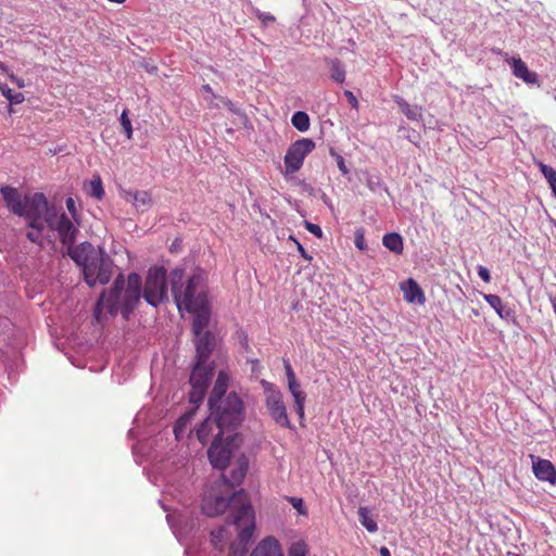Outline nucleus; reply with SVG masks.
Masks as SVG:
<instances>
[{
    "instance_id": "9",
    "label": "nucleus",
    "mask_w": 556,
    "mask_h": 556,
    "mask_svg": "<svg viewBox=\"0 0 556 556\" xmlns=\"http://www.w3.org/2000/svg\"><path fill=\"white\" fill-rule=\"evenodd\" d=\"M262 384L264 386L266 408L270 417L280 427L291 429L292 426L287 414L282 393L269 382L262 381Z\"/></svg>"
},
{
    "instance_id": "29",
    "label": "nucleus",
    "mask_w": 556,
    "mask_h": 556,
    "mask_svg": "<svg viewBox=\"0 0 556 556\" xmlns=\"http://www.w3.org/2000/svg\"><path fill=\"white\" fill-rule=\"evenodd\" d=\"M45 224L46 222H35V225L27 226L29 230L26 232V238L33 243L42 245Z\"/></svg>"
},
{
    "instance_id": "26",
    "label": "nucleus",
    "mask_w": 556,
    "mask_h": 556,
    "mask_svg": "<svg viewBox=\"0 0 556 556\" xmlns=\"http://www.w3.org/2000/svg\"><path fill=\"white\" fill-rule=\"evenodd\" d=\"M383 245L391 252L400 255L403 253V239L396 232H390L382 238Z\"/></svg>"
},
{
    "instance_id": "49",
    "label": "nucleus",
    "mask_w": 556,
    "mask_h": 556,
    "mask_svg": "<svg viewBox=\"0 0 556 556\" xmlns=\"http://www.w3.org/2000/svg\"><path fill=\"white\" fill-rule=\"evenodd\" d=\"M257 17L263 22V23H268V22H275V17L270 14H266V13H261L258 12L257 13Z\"/></svg>"
},
{
    "instance_id": "14",
    "label": "nucleus",
    "mask_w": 556,
    "mask_h": 556,
    "mask_svg": "<svg viewBox=\"0 0 556 556\" xmlns=\"http://www.w3.org/2000/svg\"><path fill=\"white\" fill-rule=\"evenodd\" d=\"M532 460V470L536 479L547 481L551 484L556 483V469L551 460L542 459L530 455Z\"/></svg>"
},
{
    "instance_id": "4",
    "label": "nucleus",
    "mask_w": 556,
    "mask_h": 556,
    "mask_svg": "<svg viewBox=\"0 0 556 556\" xmlns=\"http://www.w3.org/2000/svg\"><path fill=\"white\" fill-rule=\"evenodd\" d=\"M169 281L179 311L199 309L208 303L205 279L201 273L185 278V269L176 267L169 274Z\"/></svg>"
},
{
    "instance_id": "56",
    "label": "nucleus",
    "mask_w": 556,
    "mask_h": 556,
    "mask_svg": "<svg viewBox=\"0 0 556 556\" xmlns=\"http://www.w3.org/2000/svg\"><path fill=\"white\" fill-rule=\"evenodd\" d=\"M71 236H72V244H73L74 243V229L73 228H72Z\"/></svg>"
},
{
    "instance_id": "31",
    "label": "nucleus",
    "mask_w": 556,
    "mask_h": 556,
    "mask_svg": "<svg viewBox=\"0 0 556 556\" xmlns=\"http://www.w3.org/2000/svg\"><path fill=\"white\" fill-rule=\"evenodd\" d=\"M401 112L410 121H418L421 118V109L417 105L413 106L405 100L397 101Z\"/></svg>"
},
{
    "instance_id": "22",
    "label": "nucleus",
    "mask_w": 556,
    "mask_h": 556,
    "mask_svg": "<svg viewBox=\"0 0 556 556\" xmlns=\"http://www.w3.org/2000/svg\"><path fill=\"white\" fill-rule=\"evenodd\" d=\"M229 376L225 371H219L212 393L208 399V406L213 407L220 400H224V395L228 388Z\"/></svg>"
},
{
    "instance_id": "45",
    "label": "nucleus",
    "mask_w": 556,
    "mask_h": 556,
    "mask_svg": "<svg viewBox=\"0 0 556 556\" xmlns=\"http://www.w3.org/2000/svg\"><path fill=\"white\" fill-rule=\"evenodd\" d=\"M224 529L219 528L217 530L212 531V542L215 546L218 545V542L222 541Z\"/></svg>"
},
{
    "instance_id": "5",
    "label": "nucleus",
    "mask_w": 556,
    "mask_h": 556,
    "mask_svg": "<svg viewBox=\"0 0 556 556\" xmlns=\"http://www.w3.org/2000/svg\"><path fill=\"white\" fill-rule=\"evenodd\" d=\"M210 410L216 424L217 437L231 432L243 420V402L236 393H229L224 400L210 407Z\"/></svg>"
},
{
    "instance_id": "24",
    "label": "nucleus",
    "mask_w": 556,
    "mask_h": 556,
    "mask_svg": "<svg viewBox=\"0 0 556 556\" xmlns=\"http://www.w3.org/2000/svg\"><path fill=\"white\" fill-rule=\"evenodd\" d=\"M216 433V424L211 415L200 425L197 430V437L203 444H205L211 437L215 439Z\"/></svg>"
},
{
    "instance_id": "12",
    "label": "nucleus",
    "mask_w": 556,
    "mask_h": 556,
    "mask_svg": "<svg viewBox=\"0 0 556 556\" xmlns=\"http://www.w3.org/2000/svg\"><path fill=\"white\" fill-rule=\"evenodd\" d=\"M205 364L206 363H200V361H197L193 366L192 372L190 375V383L192 386V390L190 392V401H194L193 394L195 391L199 392L201 397L208 386L212 372L208 368H206Z\"/></svg>"
},
{
    "instance_id": "30",
    "label": "nucleus",
    "mask_w": 556,
    "mask_h": 556,
    "mask_svg": "<svg viewBox=\"0 0 556 556\" xmlns=\"http://www.w3.org/2000/svg\"><path fill=\"white\" fill-rule=\"evenodd\" d=\"M536 165L540 168L542 175L547 180L549 188L552 189V192L556 198V170L541 161H538Z\"/></svg>"
},
{
    "instance_id": "52",
    "label": "nucleus",
    "mask_w": 556,
    "mask_h": 556,
    "mask_svg": "<svg viewBox=\"0 0 556 556\" xmlns=\"http://www.w3.org/2000/svg\"><path fill=\"white\" fill-rule=\"evenodd\" d=\"M202 397H203V395L200 397L199 392H198V391H195V393L193 394V400H194V401H191V402H192V403H197V402L201 401V400H202Z\"/></svg>"
},
{
    "instance_id": "1",
    "label": "nucleus",
    "mask_w": 556,
    "mask_h": 556,
    "mask_svg": "<svg viewBox=\"0 0 556 556\" xmlns=\"http://www.w3.org/2000/svg\"><path fill=\"white\" fill-rule=\"evenodd\" d=\"M141 293L142 280L137 273L127 277L118 274L112 287L101 292L93 309L94 319L101 324L109 316H116L118 312L128 319L140 302Z\"/></svg>"
},
{
    "instance_id": "21",
    "label": "nucleus",
    "mask_w": 556,
    "mask_h": 556,
    "mask_svg": "<svg viewBox=\"0 0 556 556\" xmlns=\"http://www.w3.org/2000/svg\"><path fill=\"white\" fill-rule=\"evenodd\" d=\"M248 467L249 462L247 457L244 455L240 456L236 460L232 469L230 470L229 477L225 476V482L229 483L232 486L240 484L247 475Z\"/></svg>"
},
{
    "instance_id": "17",
    "label": "nucleus",
    "mask_w": 556,
    "mask_h": 556,
    "mask_svg": "<svg viewBox=\"0 0 556 556\" xmlns=\"http://www.w3.org/2000/svg\"><path fill=\"white\" fill-rule=\"evenodd\" d=\"M251 556H283V554L278 540L267 536L256 545Z\"/></svg>"
},
{
    "instance_id": "57",
    "label": "nucleus",
    "mask_w": 556,
    "mask_h": 556,
    "mask_svg": "<svg viewBox=\"0 0 556 556\" xmlns=\"http://www.w3.org/2000/svg\"><path fill=\"white\" fill-rule=\"evenodd\" d=\"M508 556H521V555L508 553Z\"/></svg>"
},
{
    "instance_id": "15",
    "label": "nucleus",
    "mask_w": 556,
    "mask_h": 556,
    "mask_svg": "<svg viewBox=\"0 0 556 556\" xmlns=\"http://www.w3.org/2000/svg\"><path fill=\"white\" fill-rule=\"evenodd\" d=\"M197 338L195 358L200 361V363H206L215 348V336L211 331H205Z\"/></svg>"
},
{
    "instance_id": "13",
    "label": "nucleus",
    "mask_w": 556,
    "mask_h": 556,
    "mask_svg": "<svg viewBox=\"0 0 556 556\" xmlns=\"http://www.w3.org/2000/svg\"><path fill=\"white\" fill-rule=\"evenodd\" d=\"M0 193L3 198V201L8 210L14 215L22 217L25 213V197H22L17 188L5 185L0 188Z\"/></svg>"
},
{
    "instance_id": "6",
    "label": "nucleus",
    "mask_w": 556,
    "mask_h": 556,
    "mask_svg": "<svg viewBox=\"0 0 556 556\" xmlns=\"http://www.w3.org/2000/svg\"><path fill=\"white\" fill-rule=\"evenodd\" d=\"M242 495H239L237 503L238 513L235 518V527L238 531L237 540L231 543L229 556H247L249 544L255 531V514L251 504H248Z\"/></svg>"
},
{
    "instance_id": "2",
    "label": "nucleus",
    "mask_w": 556,
    "mask_h": 556,
    "mask_svg": "<svg viewBox=\"0 0 556 556\" xmlns=\"http://www.w3.org/2000/svg\"><path fill=\"white\" fill-rule=\"evenodd\" d=\"M24 214L26 226L35 222H46L50 229L56 230L62 242L63 256H70V218L63 213L58 217L54 206H50L46 195L41 192L25 195Z\"/></svg>"
},
{
    "instance_id": "51",
    "label": "nucleus",
    "mask_w": 556,
    "mask_h": 556,
    "mask_svg": "<svg viewBox=\"0 0 556 556\" xmlns=\"http://www.w3.org/2000/svg\"><path fill=\"white\" fill-rule=\"evenodd\" d=\"M379 553H380V556H391L390 551L386 546H382L380 548Z\"/></svg>"
},
{
    "instance_id": "32",
    "label": "nucleus",
    "mask_w": 556,
    "mask_h": 556,
    "mask_svg": "<svg viewBox=\"0 0 556 556\" xmlns=\"http://www.w3.org/2000/svg\"><path fill=\"white\" fill-rule=\"evenodd\" d=\"M483 299L486 303L497 313L501 318H506L509 313H504V305L502 299L496 294H483Z\"/></svg>"
},
{
    "instance_id": "18",
    "label": "nucleus",
    "mask_w": 556,
    "mask_h": 556,
    "mask_svg": "<svg viewBox=\"0 0 556 556\" xmlns=\"http://www.w3.org/2000/svg\"><path fill=\"white\" fill-rule=\"evenodd\" d=\"M401 289L404 293V299L408 303H417L419 305H424L426 302V296L420 288V286L417 283L416 280L413 278H409L407 281L402 283Z\"/></svg>"
},
{
    "instance_id": "37",
    "label": "nucleus",
    "mask_w": 556,
    "mask_h": 556,
    "mask_svg": "<svg viewBox=\"0 0 556 556\" xmlns=\"http://www.w3.org/2000/svg\"><path fill=\"white\" fill-rule=\"evenodd\" d=\"M330 155L334 157L337 166H338L339 170L342 173V175H344V176L348 175L349 168L345 165V161H344L343 156L341 154L337 153L336 150L332 148L330 149Z\"/></svg>"
},
{
    "instance_id": "3",
    "label": "nucleus",
    "mask_w": 556,
    "mask_h": 556,
    "mask_svg": "<svg viewBox=\"0 0 556 556\" xmlns=\"http://www.w3.org/2000/svg\"><path fill=\"white\" fill-rule=\"evenodd\" d=\"M72 261L80 268L85 282L89 287L106 285L114 274V262L100 248L83 242L72 250Z\"/></svg>"
},
{
    "instance_id": "28",
    "label": "nucleus",
    "mask_w": 556,
    "mask_h": 556,
    "mask_svg": "<svg viewBox=\"0 0 556 556\" xmlns=\"http://www.w3.org/2000/svg\"><path fill=\"white\" fill-rule=\"evenodd\" d=\"M330 67V77L338 84H343L345 80V70L338 59H331L327 61Z\"/></svg>"
},
{
    "instance_id": "23",
    "label": "nucleus",
    "mask_w": 556,
    "mask_h": 556,
    "mask_svg": "<svg viewBox=\"0 0 556 556\" xmlns=\"http://www.w3.org/2000/svg\"><path fill=\"white\" fill-rule=\"evenodd\" d=\"M288 389L293 396L295 412L300 419H303L306 394L301 390V386L296 379L288 381Z\"/></svg>"
},
{
    "instance_id": "11",
    "label": "nucleus",
    "mask_w": 556,
    "mask_h": 556,
    "mask_svg": "<svg viewBox=\"0 0 556 556\" xmlns=\"http://www.w3.org/2000/svg\"><path fill=\"white\" fill-rule=\"evenodd\" d=\"M238 434H227L225 442L223 437L215 435L208 451V459L214 468L225 469L232 454V447Z\"/></svg>"
},
{
    "instance_id": "39",
    "label": "nucleus",
    "mask_w": 556,
    "mask_h": 556,
    "mask_svg": "<svg viewBox=\"0 0 556 556\" xmlns=\"http://www.w3.org/2000/svg\"><path fill=\"white\" fill-rule=\"evenodd\" d=\"M290 504L298 510L301 515H307V510L304 506V502L301 497H290Z\"/></svg>"
},
{
    "instance_id": "41",
    "label": "nucleus",
    "mask_w": 556,
    "mask_h": 556,
    "mask_svg": "<svg viewBox=\"0 0 556 556\" xmlns=\"http://www.w3.org/2000/svg\"><path fill=\"white\" fill-rule=\"evenodd\" d=\"M477 271H478V276L486 283H489L491 281V275H490V271L486 267L480 265L478 266L477 268Z\"/></svg>"
},
{
    "instance_id": "35",
    "label": "nucleus",
    "mask_w": 556,
    "mask_h": 556,
    "mask_svg": "<svg viewBox=\"0 0 556 556\" xmlns=\"http://www.w3.org/2000/svg\"><path fill=\"white\" fill-rule=\"evenodd\" d=\"M121 125L123 127L124 134L126 135L127 139H131L132 137V126L131 122L128 117L127 110H124L121 115Z\"/></svg>"
},
{
    "instance_id": "10",
    "label": "nucleus",
    "mask_w": 556,
    "mask_h": 556,
    "mask_svg": "<svg viewBox=\"0 0 556 556\" xmlns=\"http://www.w3.org/2000/svg\"><path fill=\"white\" fill-rule=\"evenodd\" d=\"M315 149V142L309 138H302L293 143L287 150L285 155L286 174L291 175L300 170L305 157Z\"/></svg>"
},
{
    "instance_id": "25",
    "label": "nucleus",
    "mask_w": 556,
    "mask_h": 556,
    "mask_svg": "<svg viewBox=\"0 0 556 556\" xmlns=\"http://www.w3.org/2000/svg\"><path fill=\"white\" fill-rule=\"evenodd\" d=\"M83 189L87 195L97 200H101L104 197V188L100 176H93L91 180L85 181Z\"/></svg>"
},
{
    "instance_id": "16",
    "label": "nucleus",
    "mask_w": 556,
    "mask_h": 556,
    "mask_svg": "<svg viewBox=\"0 0 556 556\" xmlns=\"http://www.w3.org/2000/svg\"><path fill=\"white\" fill-rule=\"evenodd\" d=\"M506 61L510 64L511 72L515 77L530 85L539 81L538 74L535 72H531L520 58H511Z\"/></svg>"
},
{
    "instance_id": "8",
    "label": "nucleus",
    "mask_w": 556,
    "mask_h": 556,
    "mask_svg": "<svg viewBox=\"0 0 556 556\" xmlns=\"http://www.w3.org/2000/svg\"><path fill=\"white\" fill-rule=\"evenodd\" d=\"M166 269L162 266L149 269L141 295L152 306L167 298Z\"/></svg>"
},
{
    "instance_id": "43",
    "label": "nucleus",
    "mask_w": 556,
    "mask_h": 556,
    "mask_svg": "<svg viewBox=\"0 0 556 556\" xmlns=\"http://www.w3.org/2000/svg\"><path fill=\"white\" fill-rule=\"evenodd\" d=\"M306 229L313 233L314 236H316L317 238H321L323 237V230L321 228L316 225V224H313V223H306Z\"/></svg>"
},
{
    "instance_id": "19",
    "label": "nucleus",
    "mask_w": 556,
    "mask_h": 556,
    "mask_svg": "<svg viewBox=\"0 0 556 556\" xmlns=\"http://www.w3.org/2000/svg\"><path fill=\"white\" fill-rule=\"evenodd\" d=\"M189 313L193 314L192 332L195 337L203 334L204 329L208 326L211 319V311L208 303L199 309H190Z\"/></svg>"
},
{
    "instance_id": "20",
    "label": "nucleus",
    "mask_w": 556,
    "mask_h": 556,
    "mask_svg": "<svg viewBox=\"0 0 556 556\" xmlns=\"http://www.w3.org/2000/svg\"><path fill=\"white\" fill-rule=\"evenodd\" d=\"M121 194L125 201L131 202L137 210H144L152 202L151 194L148 191L122 190Z\"/></svg>"
},
{
    "instance_id": "27",
    "label": "nucleus",
    "mask_w": 556,
    "mask_h": 556,
    "mask_svg": "<svg viewBox=\"0 0 556 556\" xmlns=\"http://www.w3.org/2000/svg\"><path fill=\"white\" fill-rule=\"evenodd\" d=\"M358 520L361 525L370 533L378 531V525L375 519L370 516V511L367 507H359L357 510Z\"/></svg>"
},
{
    "instance_id": "34",
    "label": "nucleus",
    "mask_w": 556,
    "mask_h": 556,
    "mask_svg": "<svg viewBox=\"0 0 556 556\" xmlns=\"http://www.w3.org/2000/svg\"><path fill=\"white\" fill-rule=\"evenodd\" d=\"M291 123L299 131H306L309 128V117L302 111H298L292 115Z\"/></svg>"
},
{
    "instance_id": "38",
    "label": "nucleus",
    "mask_w": 556,
    "mask_h": 556,
    "mask_svg": "<svg viewBox=\"0 0 556 556\" xmlns=\"http://www.w3.org/2000/svg\"><path fill=\"white\" fill-rule=\"evenodd\" d=\"M354 243L355 247L361 251H365L367 249V244L365 241V232L363 228L356 229Z\"/></svg>"
},
{
    "instance_id": "47",
    "label": "nucleus",
    "mask_w": 556,
    "mask_h": 556,
    "mask_svg": "<svg viewBox=\"0 0 556 556\" xmlns=\"http://www.w3.org/2000/svg\"><path fill=\"white\" fill-rule=\"evenodd\" d=\"M223 105H225L229 111L233 112V113H237V109L235 108V104L229 100V99H226V98H223V97H219L218 99Z\"/></svg>"
},
{
    "instance_id": "44",
    "label": "nucleus",
    "mask_w": 556,
    "mask_h": 556,
    "mask_svg": "<svg viewBox=\"0 0 556 556\" xmlns=\"http://www.w3.org/2000/svg\"><path fill=\"white\" fill-rule=\"evenodd\" d=\"M283 366H285V370H286V375H287V379L288 381L289 380H294L295 379V374L289 363V361L285 359L283 361Z\"/></svg>"
},
{
    "instance_id": "42",
    "label": "nucleus",
    "mask_w": 556,
    "mask_h": 556,
    "mask_svg": "<svg viewBox=\"0 0 556 556\" xmlns=\"http://www.w3.org/2000/svg\"><path fill=\"white\" fill-rule=\"evenodd\" d=\"M344 96L346 97L349 103L351 104V106L353 109H355L356 111H358L359 109V104H358V101L356 99V97L354 96V93L350 90H345L344 91Z\"/></svg>"
},
{
    "instance_id": "48",
    "label": "nucleus",
    "mask_w": 556,
    "mask_h": 556,
    "mask_svg": "<svg viewBox=\"0 0 556 556\" xmlns=\"http://www.w3.org/2000/svg\"><path fill=\"white\" fill-rule=\"evenodd\" d=\"M9 78L12 83H14L18 88H24L25 87V83L22 78L15 76L13 73H11L9 75Z\"/></svg>"
},
{
    "instance_id": "33",
    "label": "nucleus",
    "mask_w": 556,
    "mask_h": 556,
    "mask_svg": "<svg viewBox=\"0 0 556 556\" xmlns=\"http://www.w3.org/2000/svg\"><path fill=\"white\" fill-rule=\"evenodd\" d=\"M0 91L10 104H20L25 100L22 92L13 91L7 84H0Z\"/></svg>"
},
{
    "instance_id": "46",
    "label": "nucleus",
    "mask_w": 556,
    "mask_h": 556,
    "mask_svg": "<svg viewBox=\"0 0 556 556\" xmlns=\"http://www.w3.org/2000/svg\"><path fill=\"white\" fill-rule=\"evenodd\" d=\"M55 346L59 351H61L65 356H68V348H67V343H66V340L65 341H61V339H59L58 341H55Z\"/></svg>"
},
{
    "instance_id": "55",
    "label": "nucleus",
    "mask_w": 556,
    "mask_h": 556,
    "mask_svg": "<svg viewBox=\"0 0 556 556\" xmlns=\"http://www.w3.org/2000/svg\"><path fill=\"white\" fill-rule=\"evenodd\" d=\"M64 203H65L66 208L70 211V197L64 199Z\"/></svg>"
},
{
    "instance_id": "50",
    "label": "nucleus",
    "mask_w": 556,
    "mask_h": 556,
    "mask_svg": "<svg viewBox=\"0 0 556 556\" xmlns=\"http://www.w3.org/2000/svg\"><path fill=\"white\" fill-rule=\"evenodd\" d=\"M296 243V247H298V251L300 252V254L302 255V257H304L305 260H311L312 257L306 253L305 249L303 248V245L298 242L295 239H293Z\"/></svg>"
},
{
    "instance_id": "53",
    "label": "nucleus",
    "mask_w": 556,
    "mask_h": 556,
    "mask_svg": "<svg viewBox=\"0 0 556 556\" xmlns=\"http://www.w3.org/2000/svg\"><path fill=\"white\" fill-rule=\"evenodd\" d=\"M0 71L8 72V66L2 61H0Z\"/></svg>"
},
{
    "instance_id": "54",
    "label": "nucleus",
    "mask_w": 556,
    "mask_h": 556,
    "mask_svg": "<svg viewBox=\"0 0 556 556\" xmlns=\"http://www.w3.org/2000/svg\"><path fill=\"white\" fill-rule=\"evenodd\" d=\"M71 207H72V219H76L75 218V207H74V202L73 201H72Z\"/></svg>"
},
{
    "instance_id": "7",
    "label": "nucleus",
    "mask_w": 556,
    "mask_h": 556,
    "mask_svg": "<svg viewBox=\"0 0 556 556\" xmlns=\"http://www.w3.org/2000/svg\"><path fill=\"white\" fill-rule=\"evenodd\" d=\"M239 495H242V501L244 498L248 504H251L248 494L243 490L233 493L230 498H227L220 495V493L215 488H212L207 493L204 494L202 498V511L208 517H215L224 514L227 509H229V522L235 526V518L238 513V507L237 503H235V500Z\"/></svg>"
},
{
    "instance_id": "40",
    "label": "nucleus",
    "mask_w": 556,
    "mask_h": 556,
    "mask_svg": "<svg viewBox=\"0 0 556 556\" xmlns=\"http://www.w3.org/2000/svg\"><path fill=\"white\" fill-rule=\"evenodd\" d=\"M203 91H205L206 93H210L212 96V99L208 101V106L210 108H218V103H215L213 100H216V99H219V97H217L214 92H213V89L210 85H204L202 87Z\"/></svg>"
},
{
    "instance_id": "36",
    "label": "nucleus",
    "mask_w": 556,
    "mask_h": 556,
    "mask_svg": "<svg viewBox=\"0 0 556 556\" xmlns=\"http://www.w3.org/2000/svg\"><path fill=\"white\" fill-rule=\"evenodd\" d=\"M307 545L303 541L293 543L289 549V556H306Z\"/></svg>"
}]
</instances>
